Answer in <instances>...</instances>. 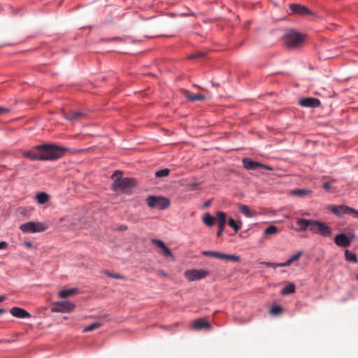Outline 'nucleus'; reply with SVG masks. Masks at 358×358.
Instances as JSON below:
<instances>
[{
  "mask_svg": "<svg viewBox=\"0 0 358 358\" xmlns=\"http://www.w3.org/2000/svg\"><path fill=\"white\" fill-rule=\"evenodd\" d=\"M37 151H24V157L34 160H51L59 158L66 150L53 145H41L36 147Z\"/></svg>",
  "mask_w": 358,
  "mask_h": 358,
  "instance_id": "1",
  "label": "nucleus"
},
{
  "mask_svg": "<svg viewBox=\"0 0 358 358\" xmlns=\"http://www.w3.org/2000/svg\"><path fill=\"white\" fill-rule=\"evenodd\" d=\"M296 224L299 231H305L308 229L312 233L324 237H329L332 233L331 229L327 224L315 220L297 217Z\"/></svg>",
  "mask_w": 358,
  "mask_h": 358,
  "instance_id": "2",
  "label": "nucleus"
},
{
  "mask_svg": "<svg viewBox=\"0 0 358 358\" xmlns=\"http://www.w3.org/2000/svg\"><path fill=\"white\" fill-rule=\"evenodd\" d=\"M122 171H115L112 175L111 178L115 180L113 189L129 194L136 186V181L131 178H122Z\"/></svg>",
  "mask_w": 358,
  "mask_h": 358,
  "instance_id": "3",
  "label": "nucleus"
},
{
  "mask_svg": "<svg viewBox=\"0 0 358 358\" xmlns=\"http://www.w3.org/2000/svg\"><path fill=\"white\" fill-rule=\"evenodd\" d=\"M283 42L289 48H296L299 47L304 41L303 35L299 32L290 29L287 30L283 36Z\"/></svg>",
  "mask_w": 358,
  "mask_h": 358,
  "instance_id": "4",
  "label": "nucleus"
},
{
  "mask_svg": "<svg viewBox=\"0 0 358 358\" xmlns=\"http://www.w3.org/2000/svg\"><path fill=\"white\" fill-rule=\"evenodd\" d=\"M146 203L150 208L166 209L170 206L168 199L163 196H149L146 199Z\"/></svg>",
  "mask_w": 358,
  "mask_h": 358,
  "instance_id": "5",
  "label": "nucleus"
},
{
  "mask_svg": "<svg viewBox=\"0 0 358 358\" xmlns=\"http://www.w3.org/2000/svg\"><path fill=\"white\" fill-rule=\"evenodd\" d=\"M46 224L41 222H28L20 226V229L24 233H38L47 229Z\"/></svg>",
  "mask_w": 358,
  "mask_h": 358,
  "instance_id": "6",
  "label": "nucleus"
},
{
  "mask_svg": "<svg viewBox=\"0 0 358 358\" xmlns=\"http://www.w3.org/2000/svg\"><path fill=\"white\" fill-rule=\"evenodd\" d=\"M355 238V234L353 233H349L348 234L341 233L335 236L334 242L338 247L347 248L350 245Z\"/></svg>",
  "mask_w": 358,
  "mask_h": 358,
  "instance_id": "7",
  "label": "nucleus"
},
{
  "mask_svg": "<svg viewBox=\"0 0 358 358\" xmlns=\"http://www.w3.org/2000/svg\"><path fill=\"white\" fill-rule=\"evenodd\" d=\"M75 308V304L69 301H57L52 304V312L70 313Z\"/></svg>",
  "mask_w": 358,
  "mask_h": 358,
  "instance_id": "8",
  "label": "nucleus"
},
{
  "mask_svg": "<svg viewBox=\"0 0 358 358\" xmlns=\"http://www.w3.org/2000/svg\"><path fill=\"white\" fill-rule=\"evenodd\" d=\"M184 275L189 281H194L208 276L210 272L204 269H191L186 271Z\"/></svg>",
  "mask_w": 358,
  "mask_h": 358,
  "instance_id": "9",
  "label": "nucleus"
},
{
  "mask_svg": "<svg viewBox=\"0 0 358 358\" xmlns=\"http://www.w3.org/2000/svg\"><path fill=\"white\" fill-rule=\"evenodd\" d=\"M202 254L204 256L213 257H215L217 259H224L226 261H232V262H238L240 259L238 256L224 254V253H222V252H216V251H212V250L203 251Z\"/></svg>",
  "mask_w": 358,
  "mask_h": 358,
  "instance_id": "10",
  "label": "nucleus"
},
{
  "mask_svg": "<svg viewBox=\"0 0 358 358\" xmlns=\"http://www.w3.org/2000/svg\"><path fill=\"white\" fill-rule=\"evenodd\" d=\"M243 164L244 168H245L248 170H255L258 167H261V168H263L264 169L269 170V171L273 170V168H271L267 165H264V164L256 162L255 161H252L249 158L243 159Z\"/></svg>",
  "mask_w": 358,
  "mask_h": 358,
  "instance_id": "11",
  "label": "nucleus"
},
{
  "mask_svg": "<svg viewBox=\"0 0 358 358\" xmlns=\"http://www.w3.org/2000/svg\"><path fill=\"white\" fill-rule=\"evenodd\" d=\"M216 217L218 222V231L217 232V236L220 237L222 234L227 222L226 213L222 211H217L216 213Z\"/></svg>",
  "mask_w": 358,
  "mask_h": 358,
  "instance_id": "12",
  "label": "nucleus"
},
{
  "mask_svg": "<svg viewBox=\"0 0 358 358\" xmlns=\"http://www.w3.org/2000/svg\"><path fill=\"white\" fill-rule=\"evenodd\" d=\"M350 207L347 206H335L330 205L329 206V210L334 214L337 216H342L345 214H350Z\"/></svg>",
  "mask_w": 358,
  "mask_h": 358,
  "instance_id": "13",
  "label": "nucleus"
},
{
  "mask_svg": "<svg viewBox=\"0 0 358 358\" xmlns=\"http://www.w3.org/2000/svg\"><path fill=\"white\" fill-rule=\"evenodd\" d=\"M302 255V252H298L297 253H296L294 255L292 256L291 257H289L285 262L284 263H280V264H273V263H266V265L267 266H273L274 268H276V267H282V266H289L292 262H294V261H296L298 260L300 257Z\"/></svg>",
  "mask_w": 358,
  "mask_h": 358,
  "instance_id": "14",
  "label": "nucleus"
},
{
  "mask_svg": "<svg viewBox=\"0 0 358 358\" xmlns=\"http://www.w3.org/2000/svg\"><path fill=\"white\" fill-rule=\"evenodd\" d=\"M299 104L303 107L316 108L320 104V101L316 98L308 97L299 101Z\"/></svg>",
  "mask_w": 358,
  "mask_h": 358,
  "instance_id": "15",
  "label": "nucleus"
},
{
  "mask_svg": "<svg viewBox=\"0 0 358 358\" xmlns=\"http://www.w3.org/2000/svg\"><path fill=\"white\" fill-rule=\"evenodd\" d=\"M10 314L17 318H29L31 315L24 309L19 307H13L10 310Z\"/></svg>",
  "mask_w": 358,
  "mask_h": 358,
  "instance_id": "16",
  "label": "nucleus"
},
{
  "mask_svg": "<svg viewBox=\"0 0 358 358\" xmlns=\"http://www.w3.org/2000/svg\"><path fill=\"white\" fill-rule=\"evenodd\" d=\"M211 326L209 322L204 321L201 319L194 320L192 325L191 329L193 330H200L202 329H210Z\"/></svg>",
  "mask_w": 358,
  "mask_h": 358,
  "instance_id": "17",
  "label": "nucleus"
},
{
  "mask_svg": "<svg viewBox=\"0 0 358 358\" xmlns=\"http://www.w3.org/2000/svg\"><path fill=\"white\" fill-rule=\"evenodd\" d=\"M152 242L155 243L157 247L162 249V254L164 257L172 256V253L170 249L164 243L163 241L158 239H152Z\"/></svg>",
  "mask_w": 358,
  "mask_h": 358,
  "instance_id": "18",
  "label": "nucleus"
},
{
  "mask_svg": "<svg viewBox=\"0 0 358 358\" xmlns=\"http://www.w3.org/2000/svg\"><path fill=\"white\" fill-rule=\"evenodd\" d=\"M183 95L190 101H203L206 99V97L200 94H194L189 92L188 90H182Z\"/></svg>",
  "mask_w": 358,
  "mask_h": 358,
  "instance_id": "19",
  "label": "nucleus"
},
{
  "mask_svg": "<svg viewBox=\"0 0 358 358\" xmlns=\"http://www.w3.org/2000/svg\"><path fill=\"white\" fill-rule=\"evenodd\" d=\"M85 113L81 111H71L65 113V117L70 121L80 120L85 116Z\"/></svg>",
  "mask_w": 358,
  "mask_h": 358,
  "instance_id": "20",
  "label": "nucleus"
},
{
  "mask_svg": "<svg viewBox=\"0 0 358 358\" xmlns=\"http://www.w3.org/2000/svg\"><path fill=\"white\" fill-rule=\"evenodd\" d=\"M238 208L240 212L248 217H252L257 215L256 212L251 210L249 207L245 204H239Z\"/></svg>",
  "mask_w": 358,
  "mask_h": 358,
  "instance_id": "21",
  "label": "nucleus"
},
{
  "mask_svg": "<svg viewBox=\"0 0 358 358\" xmlns=\"http://www.w3.org/2000/svg\"><path fill=\"white\" fill-rule=\"evenodd\" d=\"M289 8L292 12L297 14L305 15L308 13V9L306 7L301 5L291 4Z\"/></svg>",
  "mask_w": 358,
  "mask_h": 358,
  "instance_id": "22",
  "label": "nucleus"
},
{
  "mask_svg": "<svg viewBox=\"0 0 358 358\" xmlns=\"http://www.w3.org/2000/svg\"><path fill=\"white\" fill-rule=\"evenodd\" d=\"M78 292V289L77 288H71V289H64V290H61L59 292V296L60 298H62V299H64V298H67L70 296H72L75 294H76Z\"/></svg>",
  "mask_w": 358,
  "mask_h": 358,
  "instance_id": "23",
  "label": "nucleus"
},
{
  "mask_svg": "<svg viewBox=\"0 0 358 358\" xmlns=\"http://www.w3.org/2000/svg\"><path fill=\"white\" fill-rule=\"evenodd\" d=\"M36 199L38 203L44 204L48 201L50 197L48 194L45 192H40L36 194Z\"/></svg>",
  "mask_w": 358,
  "mask_h": 358,
  "instance_id": "24",
  "label": "nucleus"
},
{
  "mask_svg": "<svg viewBox=\"0 0 358 358\" xmlns=\"http://www.w3.org/2000/svg\"><path fill=\"white\" fill-rule=\"evenodd\" d=\"M215 221V218L210 215L209 213H205L203 217V223L208 227H212Z\"/></svg>",
  "mask_w": 358,
  "mask_h": 358,
  "instance_id": "25",
  "label": "nucleus"
},
{
  "mask_svg": "<svg viewBox=\"0 0 358 358\" xmlns=\"http://www.w3.org/2000/svg\"><path fill=\"white\" fill-rule=\"evenodd\" d=\"M345 259L347 262H352V263L357 262V255L348 250H346L345 251Z\"/></svg>",
  "mask_w": 358,
  "mask_h": 358,
  "instance_id": "26",
  "label": "nucleus"
},
{
  "mask_svg": "<svg viewBox=\"0 0 358 358\" xmlns=\"http://www.w3.org/2000/svg\"><path fill=\"white\" fill-rule=\"evenodd\" d=\"M310 191L306 189H297L292 192V194L296 196L303 197L310 194Z\"/></svg>",
  "mask_w": 358,
  "mask_h": 358,
  "instance_id": "27",
  "label": "nucleus"
},
{
  "mask_svg": "<svg viewBox=\"0 0 358 358\" xmlns=\"http://www.w3.org/2000/svg\"><path fill=\"white\" fill-rule=\"evenodd\" d=\"M294 291H295L294 285L291 283V284H289L288 285L285 286L282 289L281 293H282V294L285 295V294H292L294 292Z\"/></svg>",
  "mask_w": 358,
  "mask_h": 358,
  "instance_id": "28",
  "label": "nucleus"
},
{
  "mask_svg": "<svg viewBox=\"0 0 358 358\" xmlns=\"http://www.w3.org/2000/svg\"><path fill=\"white\" fill-rule=\"evenodd\" d=\"M229 225L234 229L236 232L240 230L241 227V222H236L233 218H230L228 221Z\"/></svg>",
  "mask_w": 358,
  "mask_h": 358,
  "instance_id": "29",
  "label": "nucleus"
},
{
  "mask_svg": "<svg viewBox=\"0 0 358 358\" xmlns=\"http://www.w3.org/2000/svg\"><path fill=\"white\" fill-rule=\"evenodd\" d=\"M278 231H279V229H278L277 227H275L274 225H271V226L268 227L264 230V234L265 235H273V234L278 233Z\"/></svg>",
  "mask_w": 358,
  "mask_h": 358,
  "instance_id": "30",
  "label": "nucleus"
},
{
  "mask_svg": "<svg viewBox=\"0 0 358 358\" xmlns=\"http://www.w3.org/2000/svg\"><path fill=\"white\" fill-rule=\"evenodd\" d=\"M102 325V323L100 322H94L87 327H86L83 331L84 332H87V331H93L96 329H98Z\"/></svg>",
  "mask_w": 358,
  "mask_h": 358,
  "instance_id": "31",
  "label": "nucleus"
},
{
  "mask_svg": "<svg viewBox=\"0 0 358 358\" xmlns=\"http://www.w3.org/2000/svg\"><path fill=\"white\" fill-rule=\"evenodd\" d=\"M270 312L273 315H278L282 313V308L278 305H275L271 307Z\"/></svg>",
  "mask_w": 358,
  "mask_h": 358,
  "instance_id": "32",
  "label": "nucleus"
},
{
  "mask_svg": "<svg viewBox=\"0 0 358 358\" xmlns=\"http://www.w3.org/2000/svg\"><path fill=\"white\" fill-rule=\"evenodd\" d=\"M169 172H170V170L169 169H164L157 171L155 173V176L157 178L166 177V176H169Z\"/></svg>",
  "mask_w": 358,
  "mask_h": 358,
  "instance_id": "33",
  "label": "nucleus"
},
{
  "mask_svg": "<svg viewBox=\"0 0 358 358\" xmlns=\"http://www.w3.org/2000/svg\"><path fill=\"white\" fill-rule=\"evenodd\" d=\"M104 273L107 276L110 277V278H115V279H121V280L124 279V277L123 275H121L117 274V273H110L108 271H105Z\"/></svg>",
  "mask_w": 358,
  "mask_h": 358,
  "instance_id": "34",
  "label": "nucleus"
},
{
  "mask_svg": "<svg viewBox=\"0 0 358 358\" xmlns=\"http://www.w3.org/2000/svg\"><path fill=\"white\" fill-rule=\"evenodd\" d=\"M205 55V53L203 52H196L195 54H192L190 55L188 58L189 59H196V58H200V57H203V56Z\"/></svg>",
  "mask_w": 358,
  "mask_h": 358,
  "instance_id": "35",
  "label": "nucleus"
},
{
  "mask_svg": "<svg viewBox=\"0 0 358 358\" xmlns=\"http://www.w3.org/2000/svg\"><path fill=\"white\" fill-rule=\"evenodd\" d=\"M349 215H351L352 217H357L358 218V210L352 208H350V214Z\"/></svg>",
  "mask_w": 358,
  "mask_h": 358,
  "instance_id": "36",
  "label": "nucleus"
},
{
  "mask_svg": "<svg viewBox=\"0 0 358 358\" xmlns=\"http://www.w3.org/2000/svg\"><path fill=\"white\" fill-rule=\"evenodd\" d=\"M323 188L327 190V191H330L331 190V183L330 182H324L323 184Z\"/></svg>",
  "mask_w": 358,
  "mask_h": 358,
  "instance_id": "37",
  "label": "nucleus"
},
{
  "mask_svg": "<svg viewBox=\"0 0 358 358\" xmlns=\"http://www.w3.org/2000/svg\"><path fill=\"white\" fill-rule=\"evenodd\" d=\"M8 246V243L5 241L0 242V250L5 249Z\"/></svg>",
  "mask_w": 358,
  "mask_h": 358,
  "instance_id": "38",
  "label": "nucleus"
},
{
  "mask_svg": "<svg viewBox=\"0 0 358 358\" xmlns=\"http://www.w3.org/2000/svg\"><path fill=\"white\" fill-rule=\"evenodd\" d=\"M8 110L7 108L0 107V115H1L3 113H8Z\"/></svg>",
  "mask_w": 358,
  "mask_h": 358,
  "instance_id": "39",
  "label": "nucleus"
},
{
  "mask_svg": "<svg viewBox=\"0 0 358 358\" xmlns=\"http://www.w3.org/2000/svg\"><path fill=\"white\" fill-rule=\"evenodd\" d=\"M24 245H26L27 248H32V246H33L32 243L29 241L24 242Z\"/></svg>",
  "mask_w": 358,
  "mask_h": 358,
  "instance_id": "40",
  "label": "nucleus"
},
{
  "mask_svg": "<svg viewBox=\"0 0 358 358\" xmlns=\"http://www.w3.org/2000/svg\"><path fill=\"white\" fill-rule=\"evenodd\" d=\"M210 201H206V202L204 203V206H205V207H208V206H210Z\"/></svg>",
  "mask_w": 358,
  "mask_h": 358,
  "instance_id": "41",
  "label": "nucleus"
},
{
  "mask_svg": "<svg viewBox=\"0 0 358 358\" xmlns=\"http://www.w3.org/2000/svg\"><path fill=\"white\" fill-rule=\"evenodd\" d=\"M5 299H6V297L4 296H1L0 295V302L4 301Z\"/></svg>",
  "mask_w": 358,
  "mask_h": 358,
  "instance_id": "42",
  "label": "nucleus"
},
{
  "mask_svg": "<svg viewBox=\"0 0 358 358\" xmlns=\"http://www.w3.org/2000/svg\"><path fill=\"white\" fill-rule=\"evenodd\" d=\"M5 312H6L5 309L0 308V315L4 313Z\"/></svg>",
  "mask_w": 358,
  "mask_h": 358,
  "instance_id": "43",
  "label": "nucleus"
},
{
  "mask_svg": "<svg viewBox=\"0 0 358 358\" xmlns=\"http://www.w3.org/2000/svg\"><path fill=\"white\" fill-rule=\"evenodd\" d=\"M159 273L162 275H164V276L166 275V274L163 271H160Z\"/></svg>",
  "mask_w": 358,
  "mask_h": 358,
  "instance_id": "44",
  "label": "nucleus"
},
{
  "mask_svg": "<svg viewBox=\"0 0 358 358\" xmlns=\"http://www.w3.org/2000/svg\"><path fill=\"white\" fill-rule=\"evenodd\" d=\"M126 227H122V229H125Z\"/></svg>",
  "mask_w": 358,
  "mask_h": 358,
  "instance_id": "45",
  "label": "nucleus"
},
{
  "mask_svg": "<svg viewBox=\"0 0 358 358\" xmlns=\"http://www.w3.org/2000/svg\"><path fill=\"white\" fill-rule=\"evenodd\" d=\"M357 279H358V275H357Z\"/></svg>",
  "mask_w": 358,
  "mask_h": 358,
  "instance_id": "46",
  "label": "nucleus"
}]
</instances>
